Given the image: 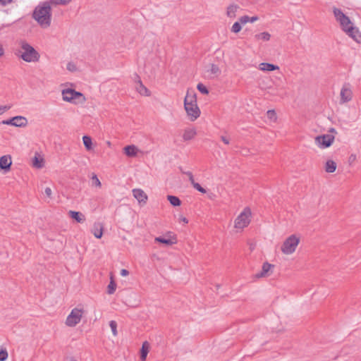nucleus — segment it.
I'll return each mask as SVG.
<instances>
[{
  "mask_svg": "<svg viewBox=\"0 0 361 361\" xmlns=\"http://www.w3.org/2000/svg\"><path fill=\"white\" fill-rule=\"evenodd\" d=\"M52 6L50 1H46L37 6L33 11V18L42 27L46 28L51 25Z\"/></svg>",
  "mask_w": 361,
  "mask_h": 361,
  "instance_id": "f257e3e1",
  "label": "nucleus"
},
{
  "mask_svg": "<svg viewBox=\"0 0 361 361\" xmlns=\"http://www.w3.org/2000/svg\"><path fill=\"white\" fill-rule=\"evenodd\" d=\"M21 47L20 58L28 63L37 62L39 59V54L35 50V49L28 44L27 42L23 40L20 42Z\"/></svg>",
  "mask_w": 361,
  "mask_h": 361,
  "instance_id": "f03ea898",
  "label": "nucleus"
},
{
  "mask_svg": "<svg viewBox=\"0 0 361 361\" xmlns=\"http://www.w3.org/2000/svg\"><path fill=\"white\" fill-rule=\"evenodd\" d=\"M62 98L63 101L74 104H82L86 102V98L82 93L71 88L62 90Z\"/></svg>",
  "mask_w": 361,
  "mask_h": 361,
  "instance_id": "7ed1b4c3",
  "label": "nucleus"
},
{
  "mask_svg": "<svg viewBox=\"0 0 361 361\" xmlns=\"http://www.w3.org/2000/svg\"><path fill=\"white\" fill-rule=\"evenodd\" d=\"M300 239L295 235H291L287 238L281 245V250L286 255H290L295 251L298 245Z\"/></svg>",
  "mask_w": 361,
  "mask_h": 361,
  "instance_id": "20e7f679",
  "label": "nucleus"
},
{
  "mask_svg": "<svg viewBox=\"0 0 361 361\" xmlns=\"http://www.w3.org/2000/svg\"><path fill=\"white\" fill-rule=\"evenodd\" d=\"M250 209L245 207L235 219V228L242 229L247 227L250 222Z\"/></svg>",
  "mask_w": 361,
  "mask_h": 361,
  "instance_id": "39448f33",
  "label": "nucleus"
},
{
  "mask_svg": "<svg viewBox=\"0 0 361 361\" xmlns=\"http://www.w3.org/2000/svg\"><path fill=\"white\" fill-rule=\"evenodd\" d=\"M333 13L336 21L339 23L343 31L345 29H346L348 26H350L351 24H353L349 17H348L341 11V9L334 7L333 8Z\"/></svg>",
  "mask_w": 361,
  "mask_h": 361,
  "instance_id": "423d86ee",
  "label": "nucleus"
},
{
  "mask_svg": "<svg viewBox=\"0 0 361 361\" xmlns=\"http://www.w3.org/2000/svg\"><path fill=\"white\" fill-rule=\"evenodd\" d=\"M82 310L79 308H74L72 310L69 315L66 318V324L68 326H75L78 323H80L82 315Z\"/></svg>",
  "mask_w": 361,
  "mask_h": 361,
  "instance_id": "0eeeda50",
  "label": "nucleus"
},
{
  "mask_svg": "<svg viewBox=\"0 0 361 361\" xmlns=\"http://www.w3.org/2000/svg\"><path fill=\"white\" fill-rule=\"evenodd\" d=\"M334 136L330 134H324L322 135H318L315 137V143L316 145L322 149L329 147L334 141Z\"/></svg>",
  "mask_w": 361,
  "mask_h": 361,
  "instance_id": "6e6552de",
  "label": "nucleus"
},
{
  "mask_svg": "<svg viewBox=\"0 0 361 361\" xmlns=\"http://www.w3.org/2000/svg\"><path fill=\"white\" fill-rule=\"evenodd\" d=\"M184 107L190 121H194L200 116V110L197 103L190 104L185 102Z\"/></svg>",
  "mask_w": 361,
  "mask_h": 361,
  "instance_id": "1a4fd4ad",
  "label": "nucleus"
},
{
  "mask_svg": "<svg viewBox=\"0 0 361 361\" xmlns=\"http://www.w3.org/2000/svg\"><path fill=\"white\" fill-rule=\"evenodd\" d=\"M4 125H9L16 127H25L27 124V120L25 117L22 116H16L7 120L1 121Z\"/></svg>",
  "mask_w": 361,
  "mask_h": 361,
  "instance_id": "9d476101",
  "label": "nucleus"
},
{
  "mask_svg": "<svg viewBox=\"0 0 361 361\" xmlns=\"http://www.w3.org/2000/svg\"><path fill=\"white\" fill-rule=\"evenodd\" d=\"M349 37L353 39L356 42H361V32L358 28L355 27L353 23L343 30Z\"/></svg>",
  "mask_w": 361,
  "mask_h": 361,
  "instance_id": "9b49d317",
  "label": "nucleus"
},
{
  "mask_svg": "<svg viewBox=\"0 0 361 361\" xmlns=\"http://www.w3.org/2000/svg\"><path fill=\"white\" fill-rule=\"evenodd\" d=\"M341 104H344L350 102L353 98V92L350 88L349 84H345L341 90Z\"/></svg>",
  "mask_w": 361,
  "mask_h": 361,
  "instance_id": "f8f14e48",
  "label": "nucleus"
},
{
  "mask_svg": "<svg viewBox=\"0 0 361 361\" xmlns=\"http://www.w3.org/2000/svg\"><path fill=\"white\" fill-rule=\"evenodd\" d=\"M133 197L139 202V203L145 204L147 200V195L140 188H135L132 190Z\"/></svg>",
  "mask_w": 361,
  "mask_h": 361,
  "instance_id": "ddd939ff",
  "label": "nucleus"
},
{
  "mask_svg": "<svg viewBox=\"0 0 361 361\" xmlns=\"http://www.w3.org/2000/svg\"><path fill=\"white\" fill-rule=\"evenodd\" d=\"M136 78L137 79L136 90L137 91L143 96H149L150 92L149 90L142 84L140 77L136 74Z\"/></svg>",
  "mask_w": 361,
  "mask_h": 361,
  "instance_id": "4468645a",
  "label": "nucleus"
},
{
  "mask_svg": "<svg viewBox=\"0 0 361 361\" xmlns=\"http://www.w3.org/2000/svg\"><path fill=\"white\" fill-rule=\"evenodd\" d=\"M12 161L10 156L4 155L0 158V169L6 171L10 170Z\"/></svg>",
  "mask_w": 361,
  "mask_h": 361,
  "instance_id": "2eb2a0df",
  "label": "nucleus"
},
{
  "mask_svg": "<svg viewBox=\"0 0 361 361\" xmlns=\"http://www.w3.org/2000/svg\"><path fill=\"white\" fill-rule=\"evenodd\" d=\"M273 267V265L266 262L263 264L262 271L255 274L256 278H262L269 275V271Z\"/></svg>",
  "mask_w": 361,
  "mask_h": 361,
  "instance_id": "dca6fc26",
  "label": "nucleus"
},
{
  "mask_svg": "<svg viewBox=\"0 0 361 361\" xmlns=\"http://www.w3.org/2000/svg\"><path fill=\"white\" fill-rule=\"evenodd\" d=\"M92 233L97 238H101L103 235V226L101 223L96 222L93 225Z\"/></svg>",
  "mask_w": 361,
  "mask_h": 361,
  "instance_id": "f3484780",
  "label": "nucleus"
},
{
  "mask_svg": "<svg viewBox=\"0 0 361 361\" xmlns=\"http://www.w3.org/2000/svg\"><path fill=\"white\" fill-rule=\"evenodd\" d=\"M68 214L70 217L75 220L78 223H82L85 221V216L80 212L70 210Z\"/></svg>",
  "mask_w": 361,
  "mask_h": 361,
  "instance_id": "a211bd4d",
  "label": "nucleus"
},
{
  "mask_svg": "<svg viewBox=\"0 0 361 361\" xmlns=\"http://www.w3.org/2000/svg\"><path fill=\"white\" fill-rule=\"evenodd\" d=\"M259 66V70L263 71H273L279 69L278 66L266 62L261 63Z\"/></svg>",
  "mask_w": 361,
  "mask_h": 361,
  "instance_id": "6ab92c4d",
  "label": "nucleus"
},
{
  "mask_svg": "<svg viewBox=\"0 0 361 361\" xmlns=\"http://www.w3.org/2000/svg\"><path fill=\"white\" fill-rule=\"evenodd\" d=\"M197 132L195 128H187L184 130V133L183 135V139L184 141H188L195 137Z\"/></svg>",
  "mask_w": 361,
  "mask_h": 361,
  "instance_id": "aec40b11",
  "label": "nucleus"
},
{
  "mask_svg": "<svg viewBox=\"0 0 361 361\" xmlns=\"http://www.w3.org/2000/svg\"><path fill=\"white\" fill-rule=\"evenodd\" d=\"M137 151V148L135 145H127L124 147V152L128 157L136 156Z\"/></svg>",
  "mask_w": 361,
  "mask_h": 361,
  "instance_id": "412c9836",
  "label": "nucleus"
},
{
  "mask_svg": "<svg viewBox=\"0 0 361 361\" xmlns=\"http://www.w3.org/2000/svg\"><path fill=\"white\" fill-rule=\"evenodd\" d=\"M149 352V343L147 341H145L142 343L141 350H140V359L144 361L146 360L147 353Z\"/></svg>",
  "mask_w": 361,
  "mask_h": 361,
  "instance_id": "4be33fe9",
  "label": "nucleus"
},
{
  "mask_svg": "<svg viewBox=\"0 0 361 361\" xmlns=\"http://www.w3.org/2000/svg\"><path fill=\"white\" fill-rule=\"evenodd\" d=\"M155 241L164 244L166 245H172L173 244L176 243V240L171 238H166L162 236H159L155 238Z\"/></svg>",
  "mask_w": 361,
  "mask_h": 361,
  "instance_id": "5701e85b",
  "label": "nucleus"
},
{
  "mask_svg": "<svg viewBox=\"0 0 361 361\" xmlns=\"http://www.w3.org/2000/svg\"><path fill=\"white\" fill-rule=\"evenodd\" d=\"M336 169V164L333 160H328L326 163L325 170L327 173H333Z\"/></svg>",
  "mask_w": 361,
  "mask_h": 361,
  "instance_id": "b1692460",
  "label": "nucleus"
},
{
  "mask_svg": "<svg viewBox=\"0 0 361 361\" xmlns=\"http://www.w3.org/2000/svg\"><path fill=\"white\" fill-rule=\"evenodd\" d=\"M239 8V6L237 5H231L227 8V16L228 17L233 18H235L236 16V12L238 9Z\"/></svg>",
  "mask_w": 361,
  "mask_h": 361,
  "instance_id": "393cba45",
  "label": "nucleus"
},
{
  "mask_svg": "<svg viewBox=\"0 0 361 361\" xmlns=\"http://www.w3.org/2000/svg\"><path fill=\"white\" fill-rule=\"evenodd\" d=\"M167 200L169 201L170 204L173 207L180 206L181 204L180 200L178 197L174 195H168Z\"/></svg>",
  "mask_w": 361,
  "mask_h": 361,
  "instance_id": "a878e982",
  "label": "nucleus"
},
{
  "mask_svg": "<svg viewBox=\"0 0 361 361\" xmlns=\"http://www.w3.org/2000/svg\"><path fill=\"white\" fill-rule=\"evenodd\" d=\"M82 141L84 146L87 150H90L92 148V138L88 135H84L82 137Z\"/></svg>",
  "mask_w": 361,
  "mask_h": 361,
  "instance_id": "bb28decb",
  "label": "nucleus"
},
{
  "mask_svg": "<svg viewBox=\"0 0 361 361\" xmlns=\"http://www.w3.org/2000/svg\"><path fill=\"white\" fill-rule=\"evenodd\" d=\"M255 37L257 39H262L263 41H269L270 39L271 35L267 32H263L255 35Z\"/></svg>",
  "mask_w": 361,
  "mask_h": 361,
  "instance_id": "cd10ccee",
  "label": "nucleus"
},
{
  "mask_svg": "<svg viewBox=\"0 0 361 361\" xmlns=\"http://www.w3.org/2000/svg\"><path fill=\"white\" fill-rule=\"evenodd\" d=\"M185 102L190 104L197 103L195 94H190L189 92H188L184 99V103Z\"/></svg>",
  "mask_w": 361,
  "mask_h": 361,
  "instance_id": "c85d7f7f",
  "label": "nucleus"
},
{
  "mask_svg": "<svg viewBox=\"0 0 361 361\" xmlns=\"http://www.w3.org/2000/svg\"><path fill=\"white\" fill-rule=\"evenodd\" d=\"M116 288V283L111 279L107 287V293L109 294H113Z\"/></svg>",
  "mask_w": 361,
  "mask_h": 361,
  "instance_id": "c756f323",
  "label": "nucleus"
},
{
  "mask_svg": "<svg viewBox=\"0 0 361 361\" xmlns=\"http://www.w3.org/2000/svg\"><path fill=\"white\" fill-rule=\"evenodd\" d=\"M241 25L242 24L239 21L234 23L231 27V32L238 33L242 29Z\"/></svg>",
  "mask_w": 361,
  "mask_h": 361,
  "instance_id": "7c9ffc66",
  "label": "nucleus"
},
{
  "mask_svg": "<svg viewBox=\"0 0 361 361\" xmlns=\"http://www.w3.org/2000/svg\"><path fill=\"white\" fill-rule=\"evenodd\" d=\"M8 354L6 348L0 349V361H6L8 358Z\"/></svg>",
  "mask_w": 361,
  "mask_h": 361,
  "instance_id": "2f4dec72",
  "label": "nucleus"
},
{
  "mask_svg": "<svg viewBox=\"0 0 361 361\" xmlns=\"http://www.w3.org/2000/svg\"><path fill=\"white\" fill-rule=\"evenodd\" d=\"M49 1L53 6L66 5L71 1V0H49Z\"/></svg>",
  "mask_w": 361,
  "mask_h": 361,
  "instance_id": "473e14b6",
  "label": "nucleus"
},
{
  "mask_svg": "<svg viewBox=\"0 0 361 361\" xmlns=\"http://www.w3.org/2000/svg\"><path fill=\"white\" fill-rule=\"evenodd\" d=\"M109 326H110V328L111 329V331H112V334H114V336H116L117 335V323L116 321H114V320H111L109 322Z\"/></svg>",
  "mask_w": 361,
  "mask_h": 361,
  "instance_id": "72a5a7b5",
  "label": "nucleus"
},
{
  "mask_svg": "<svg viewBox=\"0 0 361 361\" xmlns=\"http://www.w3.org/2000/svg\"><path fill=\"white\" fill-rule=\"evenodd\" d=\"M197 89L204 94H207L209 93V90L207 87L204 85L202 83H199L197 86Z\"/></svg>",
  "mask_w": 361,
  "mask_h": 361,
  "instance_id": "f704fd0d",
  "label": "nucleus"
},
{
  "mask_svg": "<svg viewBox=\"0 0 361 361\" xmlns=\"http://www.w3.org/2000/svg\"><path fill=\"white\" fill-rule=\"evenodd\" d=\"M42 162L43 160L42 159H38L37 157H35L33 159L32 164L35 167L40 169L43 166Z\"/></svg>",
  "mask_w": 361,
  "mask_h": 361,
  "instance_id": "c9c22d12",
  "label": "nucleus"
},
{
  "mask_svg": "<svg viewBox=\"0 0 361 361\" xmlns=\"http://www.w3.org/2000/svg\"><path fill=\"white\" fill-rule=\"evenodd\" d=\"M210 72L212 74H214L216 75H219L221 73V71H220L219 66L216 64H212L211 68H210Z\"/></svg>",
  "mask_w": 361,
  "mask_h": 361,
  "instance_id": "e433bc0d",
  "label": "nucleus"
},
{
  "mask_svg": "<svg viewBox=\"0 0 361 361\" xmlns=\"http://www.w3.org/2000/svg\"><path fill=\"white\" fill-rule=\"evenodd\" d=\"M192 185L197 191L202 193H206V190L202 188L198 183L194 182Z\"/></svg>",
  "mask_w": 361,
  "mask_h": 361,
  "instance_id": "4c0bfd02",
  "label": "nucleus"
},
{
  "mask_svg": "<svg viewBox=\"0 0 361 361\" xmlns=\"http://www.w3.org/2000/svg\"><path fill=\"white\" fill-rule=\"evenodd\" d=\"M267 116L270 119H276V112L274 110H269L267 111Z\"/></svg>",
  "mask_w": 361,
  "mask_h": 361,
  "instance_id": "58836bf2",
  "label": "nucleus"
},
{
  "mask_svg": "<svg viewBox=\"0 0 361 361\" xmlns=\"http://www.w3.org/2000/svg\"><path fill=\"white\" fill-rule=\"evenodd\" d=\"M239 22L242 25H245V23L249 22V16H243L240 17V19H239Z\"/></svg>",
  "mask_w": 361,
  "mask_h": 361,
  "instance_id": "ea45409f",
  "label": "nucleus"
},
{
  "mask_svg": "<svg viewBox=\"0 0 361 361\" xmlns=\"http://www.w3.org/2000/svg\"><path fill=\"white\" fill-rule=\"evenodd\" d=\"M93 184L96 186H101V182L96 175L92 176Z\"/></svg>",
  "mask_w": 361,
  "mask_h": 361,
  "instance_id": "a19ab883",
  "label": "nucleus"
},
{
  "mask_svg": "<svg viewBox=\"0 0 361 361\" xmlns=\"http://www.w3.org/2000/svg\"><path fill=\"white\" fill-rule=\"evenodd\" d=\"M11 107V105L0 106V115H1L4 112L10 109Z\"/></svg>",
  "mask_w": 361,
  "mask_h": 361,
  "instance_id": "79ce46f5",
  "label": "nucleus"
},
{
  "mask_svg": "<svg viewBox=\"0 0 361 361\" xmlns=\"http://www.w3.org/2000/svg\"><path fill=\"white\" fill-rule=\"evenodd\" d=\"M67 69L70 71H75L76 70V67L73 63H68L67 64Z\"/></svg>",
  "mask_w": 361,
  "mask_h": 361,
  "instance_id": "37998d69",
  "label": "nucleus"
},
{
  "mask_svg": "<svg viewBox=\"0 0 361 361\" xmlns=\"http://www.w3.org/2000/svg\"><path fill=\"white\" fill-rule=\"evenodd\" d=\"M185 175L188 176L189 180L190 181L191 184H192L195 181L194 177L192 173L190 171L185 172Z\"/></svg>",
  "mask_w": 361,
  "mask_h": 361,
  "instance_id": "c03bdc74",
  "label": "nucleus"
},
{
  "mask_svg": "<svg viewBox=\"0 0 361 361\" xmlns=\"http://www.w3.org/2000/svg\"><path fill=\"white\" fill-rule=\"evenodd\" d=\"M44 193L47 197H51L52 194L51 189L49 187L46 188L44 190Z\"/></svg>",
  "mask_w": 361,
  "mask_h": 361,
  "instance_id": "a18cd8bd",
  "label": "nucleus"
},
{
  "mask_svg": "<svg viewBox=\"0 0 361 361\" xmlns=\"http://www.w3.org/2000/svg\"><path fill=\"white\" fill-rule=\"evenodd\" d=\"M12 0H0V5L5 6L8 4L11 3Z\"/></svg>",
  "mask_w": 361,
  "mask_h": 361,
  "instance_id": "49530a36",
  "label": "nucleus"
},
{
  "mask_svg": "<svg viewBox=\"0 0 361 361\" xmlns=\"http://www.w3.org/2000/svg\"><path fill=\"white\" fill-rule=\"evenodd\" d=\"M221 140H222V142H224V144H226V145L229 144V140L226 136L221 135Z\"/></svg>",
  "mask_w": 361,
  "mask_h": 361,
  "instance_id": "de8ad7c7",
  "label": "nucleus"
},
{
  "mask_svg": "<svg viewBox=\"0 0 361 361\" xmlns=\"http://www.w3.org/2000/svg\"><path fill=\"white\" fill-rule=\"evenodd\" d=\"M129 274V271L127 269H123L121 271V275L122 276H126Z\"/></svg>",
  "mask_w": 361,
  "mask_h": 361,
  "instance_id": "09e8293b",
  "label": "nucleus"
},
{
  "mask_svg": "<svg viewBox=\"0 0 361 361\" xmlns=\"http://www.w3.org/2000/svg\"><path fill=\"white\" fill-rule=\"evenodd\" d=\"M259 19V18L257 16L249 17V22L254 23L257 21Z\"/></svg>",
  "mask_w": 361,
  "mask_h": 361,
  "instance_id": "8fccbe9b",
  "label": "nucleus"
},
{
  "mask_svg": "<svg viewBox=\"0 0 361 361\" xmlns=\"http://www.w3.org/2000/svg\"><path fill=\"white\" fill-rule=\"evenodd\" d=\"M180 220L185 224H187L188 222V219L185 217H181Z\"/></svg>",
  "mask_w": 361,
  "mask_h": 361,
  "instance_id": "3c124183",
  "label": "nucleus"
},
{
  "mask_svg": "<svg viewBox=\"0 0 361 361\" xmlns=\"http://www.w3.org/2000/svg\"><path fill=\"white\" fill-rule=\"evenodd\" d=\"M4 54V49L2 48V46L0 44V56Z\"/></svg>",
  "mask_w": 361,
  "mask_h": 361,
  "instance_id": "603ef678",
  "label": "nucleus"
},
{
  "mask_svg": "<svg viewBox=\"0 0 361 361\" xmlns=\"http://www.w3.org/2000/svg\"><path fill=\"white\" fill-rule=\"evenodd\" d=\"M329 133H336V130L334 128H331L329 130Z\"/></svg>",
  "mask_w": 361,
  "mask_h": 361,
  "instance_id": "864d4df0",
  "label": "nucleus"
},
{
  "mask_svg": "<svg viewBox=\"0 0 361 361\" xmlns=\"http://www.w3.org/2000/svg\"><path fill=\"white\" fill-rule=\"evenodd\" d=\"M180 171L182 173L185 174L186 171H184L181 167H180Z\"/></svg>",
  "mask_w": 361,
  "mask_h": 361,
  "instance_id": "5fc2aeb1",
  "label": "nucleus"
}]
</instances>
